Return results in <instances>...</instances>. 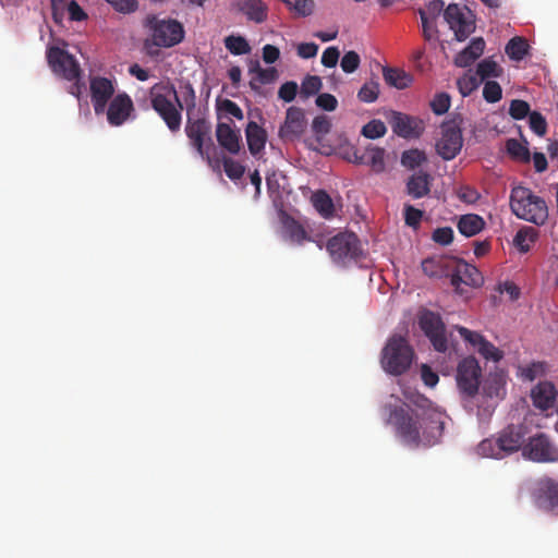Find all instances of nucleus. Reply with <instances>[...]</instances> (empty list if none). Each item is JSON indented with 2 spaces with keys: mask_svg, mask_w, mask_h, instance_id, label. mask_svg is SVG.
Returning <instances> with one entry per match:
<instances>
[{
  "mask_svg": "<svg viewBox=\"0 0 558 558\" xmlns=\"http://www.w3.org/2000/svg\"><path fill=\"white\" fill-rule=\"evenodd\" d=\"M415 408L407 404L389 407L387 423L397 438L410 448H430L441 441L447 415L429 400L420 397Z\"/></svg>",
  "mask_w": 558,
  "mask_h": 558,
  "instance_id": "obj_1",
  "label": "nucleus"
},
{
  "mask_svg": "<svg viewBox=\"0 0 558 558\" xmlns=\"http://www.w3.org/2000/svg\"><path fill=\"white\" fill-rule=\"evenodd\" d=\"M151 108L172 134L181 130L183 104L172 84L157 83L149 90Z\"/></svg>",
  "mask_w": 558,
  "mask_h": 558,
  "instance_id": "obj_2",
  "label": "nucleus"
},
{
  "mask_svg": "<svg viewBox=\"0 0 558 558\" xmlns=\"http://www.w3.org/2000/svg\"><path fill=\"white\" fill-rule=\"evenodd\" d=\"M511 211L519 218L536 226H543L548 219L546 202L524 186H514L510 193Z\"/></svg>",
  "mask_w": 558,
  "mask_h": 558,
  "instance_id": "obj_3",
  "label": "nucleus"
},
{
  "mask_svg": "<svg viewBox=\"0 0 558 558\" xmlns=\"http://www.w3.org/2000/svg\"><path fill=\"white\" fill-rule=\"evenodd\" d=\"M413 359L414 350L408 340L400 335H393L381 351L380 364L386 373L399 376L411 367Z\"/></svg>",
  "mask_w": 558,
  "mask_h": 558,
  "instance_id": "obj_4",
  "label": "nucleus"
},
{
  "mask_svg": "<svg viewBox=\"0 0 558 558\" xmlns=\"http://www.w3.org/2000/svg\"><path fill=\"white\" fill-rule=\"evenodd\" d=\"M463 117L457 113L441 123V135L436 143V151L444 160H452L461 151L463 146Z\"/></svg>",
  "mask_w": 558,
  "mask_h": 558,
  "instance_id": "obj_5",
  "label": "nucleus"
},
{
  "mask_svg": "<svg viewBox=\"0 0 558 558\" xmlns=\"http://www.w3.org/2000/svg\"><path fill=\"white\" fill-rule=\"evenodd\" d=\"M145 26L149 29L151 43L156 47L170 48L184 38L183 25L177 20H160L156 15H148Z\"/></svg>",
  "mask_w": 558,
  "mask_h": 558,
  "instance_id": "obj_6",
  "label": "nucleus"
},
{
  "mask_svg": "<svg viewBox=\"0 0 558 558\" xmlns=\"http://www.w3.org/2000/svg\"><path fill=\"white\" fill-rule=\"evenodd\" d=\"M326 248L332 260L341 266L357 262L363 251L361 241L353 232H340L328 240Z\"/></svg>",
  "mask_w": 558,
  "mask_h": 558,
  "instance_id": "obj_7",
  "label": "nucleus"
},
{
  "mask_svg": "<svg viewBox=\"0 0 558 558\" xmlns=\"http://www.w3.org/2000/svg\"><path fill=\"white\" fill-rule=\"evenodd\" d=\"M184 132L197 154L209 160L208 148L214 146L210 121L204 116L187 114Z\"/></svg>",
  "mask_w": 558,
  "mask_h": 558,
  "instance_id": "obj_8",
  "label": "nucleus"
},
{
  "mask_svg": "<svg viewBox=\"0 0 558 558\" xmlns=\"http://www.w3.org/2000/svg\"><path fill=\"white\" fill-rule=\"evenodd\" d=\"M418 326L437 352L445 353L448 350L446 326L439 314L423 310L418 314Z\"/></svg>",
  "mask_w": 558,
  "mask_h": 558,
  "instance_id": "obj_9",
  "label": "nucleus"
},
{
  "mask_svg": "<svg viewBox=\"0 0 558 558\" xmlns=\"http://www.w3.org/2000/svg\"><path fill=\"white\" fill-rule=\"evenodd\" d=\"M444 17L458 41H464L475 31V19L468 8L450 3L444 11Z\"/></svg>",
  "mask_w": 558,
  "mask_h": 558,
  "instance_id": "obj_10",
  "label": "nucleus"
},
{
  "mask_svg": "<svg viewBox=\"0 0 558 558\" xmlns=\"http://www.w3.org/2000/svg\"><path fill=\"white\" fill-rule=\"evenodd\" d=\"M47 61L52 72L66 81L78 78L82 74L81 66L74 56L59 47L48 48Z\"/></svg>",
  "mask_w": 558,
  "mask_h": 558,
  "instance_id": "obj_11",
  "label": "nucleus"
},
{
  "mask_svg": "<svg viewBox=\"0 0 558 558\" xmlns=\"http://www.w3.org/2000/svg\"><path fill=\"white\" fill-rule=\"evenodd\" d=\"M482 368L474 356L464 357L457 367V385L466 397H474L480 388Z\"/></svg>",
  "mask_w": 558,
  "mask_h": 558,
  "instance_id": "obj_12",
  "label": "nucleus"
},
{
  "mask_svg": "<svg viewBox=\"0 0 558 558\" xmlns=\"http://www.w3.org/2000/svg\"><path fill=\"white\" fill-rule=\"evenodd\" d=\"M522 453L534 462H554L558 459L556 449L544 433L531 437L522 447Z\"/></svg>",
  "mask_w": 558,
  "mask_h": 558,
  "instance_id": "obj_13",
  "label": "nucleus"
},
{
  "mask_svg": "<svg viewBox=\"0 0 558 558\" xmlns=\"http://www.w3.org/2000/svg\"><path fill=\"white\" fill-rule=\"evenodd\" d=\"M89 90L95 113H105L107 105L112 99L116 90L113 82L104 76H90Z\"/></svg>",
  "mask_w": 558,
  "mask_h": 558,
  "instance_id": "obj_14",
  "label": "nucleus"
},
{
  "mask_svg": "<svg viewBox=\"0 0 558 558\" xmlns=\"http://www.w3.org/2000/svg\"><path fill=\"white\" fill-rule=\"evenodd\" d=\"M392 131L400 137H420L424 131L423 122L402 112L391 111L388 119Z\"/></svg>",
  "mask_w": 558,
  "mask_h": 558,
  "instance_id": "obj_15",
  "label": "nucleus"
},
{
  "mask_svg": "<svg viewBox=\"0 0 558 558\" xmlns=\"http://www.w3.org/2000/svg\"><path fill=\"white\" fill-rule=\"evenodd\" d=\"M134 110V105L131 97L125 94H118L106 108L107 120L112 126L122 125L131 116Z\"/></svg>",
  "mask_w": 558,
  "mask_h": 558,
  "instance_id": "obj_16",
  "label": "nucleus"
},
{
  "mask_svg": "<svg viewBox=\"0 0 558 558\" xmlns=\"http://www.w3.org/2000/svg\"><path fill=\"white\" fill-rule=\"evenodd\" d=\"M305 128L303 109L292 106L287 109L284 122L279 129V136L283 141H293L303 134Z\"/></svg>",
  "mask_w": 558,
  "mask_h": 558,
  "instance_id": "obj_17",
  "label": "nucleus"
},
{
  "mask_svg": "<svg viewBox=\"0 0 558 558\" xmlns=\"http://www.w3.org/2000/svg\"><path fill=\"white\" fill-rule=\"evenodd\" d=\"M534 496L539 507L554 510L558 506V482L548 476L539 478Z\"/></svg>",
  "mask_w": 558,
  "mask_h": 558,
  "instance_id": "obj_18",
  "label": "nucleus"
},
{
  "mask_svg": "<svg viewBox=\"0 0 558 558\" xmlns=\"http://www.w3.org/2000/svg\"><path fill=\"white\" fill-rule=\"evenodd\" d=\"M232 124V121L230 123L219 122L216 126V137L223 149L235 155L241 149V133Z\"/></svg>",
  "mask_w": 558,
  "mask_h": 558,
  "instance_id": "obj_19",
  "label": "nucleus"
},
{
  "mask_svg": "<svg viewBox=\"0 0 558 558\" xmlns=\"http://www.w3.org/2000/svg\"><path fill=\"white\" fill-rule=\"evenodd\" d=\"M523 432L521 426L509 425L502 429L497 437L502 458L518 451L523 444Z\"/></svg>",
  "mask_w": 558,
  "mask_h": 558,
  "instance_id": "obj_20",
  "label": "nucleus"
},
{
  "mask_svg": "<svg viewBox=\"0 0 558 558\" xmlns=\"http://www.w3.org/2000/svg\"><path fill=\"white\" fill-rule=\"evenodd\" d=\"M235 8L256 24H262L268 19V5L264 0H238Z\"/></svg>",
  "mask_w": 558,
  "mask_h": 558,
  "instance_id": "obj_21",
  "label": "nucleus"
},
{
  "mask_svg": "<svg viewBox=\"0 0 558 558\" xmlns=\"http://www.w3.org/2000/svg\"><path fill=\"white\" fill-rule=\"evenodd\" d=\"M432 181V175L426 171L414 172L407 181V194L414 199L427 196L430 192Z\"/></svg>",
  "mask_w": 558,
  "mask_h": 558,
  "instance_id": "obj_22",
  "label": "nucleus"
},
{
  "mask_svg": "<svg viewBox=\"0 0 558 558\" xmlns=\"http://www.w3.org/2000/svg\"><path fill=\"white\" fill-rule=\"evenodd\" d=\"M557 391L550 381H541L532 389V400L535 408L546 411L554 405Z\"/></svg>",
  "mask_w": 558,
  "mask_h": 558,
  "instance_id": "obj_23",
  "label": "nucleus"
},
{
  "mask_svg": "<svg viewBox=\"0 0 558 558\" xmlns=\"http://www.w3.org/2000/svg\"><path fill=\"white\" fill-rule=\"evenodd\" d=\"M454 265V259L446 256H435L422 262V269L425 275L434 278L448 277Z\"/></svg>",
  "mask_w": 558,
  "mask_h": 558,
  "instance_id": "obj_24",
  "label": "nucleus"
},
{
  "mask_svg": "<svg viewBox=\"0 0 558 558\" xmlns=\"http://www.w3.org/2000/svg\"><path fill=\"white\" fill-rule=\"evenodd\" d=\"M485 46V40L482 37L473 38L469 46L456 56L454 64L459 68L470 66L483 54Z\"/></svg>",
  "mask_w": 558,
  "mask_h": 558,
  "instance_id": "obj_25",
  "label": "nucleus"
},
{
  "mask_svg": "<svg viewBox=\"0 0 558 558\" xmlns=\"http://www.w3.org/2000/svg\"><path fill=\"white\" fill-rule=\"evenodd\" d=\"M246 141L252 155L259 154L266 144V132L256 122L250 121L246 125Z\"/></svg>",
  "mask_w": 558,
  "mask_h": 558,
  "instance_id": "obj_26",
  "label": "nucleus"
},
{
  "mask_svg": "<svg viewBox=\"0 0 558 558\" xmlns=\"http://www.w3.org/2000/svg\"><path fill=\"white\" fill-rule=\"evenodd\" d=\"M457 227L461 234L471 238L484 229L485 221L476 214H466L459 218Z\"/></svg>",
  "mask_w": 558,
  "mask_h": 558,
  "instance_id": "obj_27",
  "label": "nucleus"
},
{
  "mask_svg": "<svg viewBox=\"0 0 558 558\" xmlns=\"http://www.w3.org/2000/svg\"><path fill=\"white\" fill-rule=\"evenodd\" d=\"M383 76L387 85L397 89H404L412 83V76L397 68H383Z\"/></svg>",
  "mask_w": 558,
  "mask_h": 558,
  "instance_id": "obj_28",
  "label": "nucleus"
},
{
  "mask_svg": "<svg viewBox=\"0 0 558 558\" xmlns=\"http://www.w3.org/2000/svg\"><path fill=\"white\" fill-rule=\"evenodd\" d=\"M315 209L326 219L333 216L335 206L331 197L325 191H317L312 196Z\"/></svg>",
  "mask_w": 558,
  "mask_h": 558,
  "instance_id": "obj_29",
  "label": "nucleus"
},
{
  "mask_svg": "<svg viewBox=\"0 0 558 558\" xmlns=\"http://www.w3.org/2000/svg\"><path fill=\"white\" fill-rule=\"evenodd\" d=\"M251 72H256V77L250 81L253 90H258L259 85L271 84L278 78V71L275 68L262 69L257 64Z\"/></svg>",
  "mask_w": 558,
  "mask_h": 558,
  "instance_id": "obj_30",
  "label": "nucleus"
},
{
  "mask_svg": "<svg viewBox=\"0 0 558 558\" xmlns=\"http://www.w3.org/2000/svg\"><path fill=\"white\" fill-rule=\"evenodd\" d=\"M366 165H368L375 173L384 172L386 169L385 149L376 146L367 147Z\"/></svg>",
  "mask_w": 558,
  "mask_h": 558,
  "instance_id": "obj_31",
  "label": "nucleus"
},
{
  "mask_svg": "<svg viewBox=\"0 0 558 558\" xmlns=\"http://www.w3.org/2000/svg\"><path fill=\"white\" fill-rule=\"evenodd\" d=\"M507 56L514 61H521L529 51L527 41L522 37H513L506 45Z\"/></svg>",
  "mask_w": 558,
  "mask_h": 558,
  "instance_id": "obj_32",
  "label": "nucleus"
},
{
  "mask_svg": "<svg viewBox=\"0 0 558 558\" xmlns=\"http://www.w3.org/2000/svg\"><path fill=\"white\" fill-rule=\"evenodd\" d=\"M505 384L506 381L502 375H490L484 385V392L489 398H504Z\"/></svg>",
  "mask_w": 558,
  "mask_h": 558,
  "instance_id": "obj_33",
  "label": "nucleus"
},
{
  "mask_svg": "<svg viewBox=\"0 0 558 558\" xmlns=\"http://www.w3.org/2000/svg\"><path fill=\"white\" fill-rule=\"evenodd\" d=\"M476 74L484 81L489 77L501 76L502 69L492 58H486L477 64Z\"/></svg>",
  "mask_w": 558,
  "mask_h": 558,
  "instance_id": "obj_34",
  "label": "nucleus"
},
{
  "mask_svg": "<svg viewBox=\"0 0 558 558\" xmlns=\"http://www.w3.org/2000/svg\"><path fill=\"white\" fill-rule=\"evenodd\" d=\"M506 148L508 154L514 160L521 162H529L531 159V154L526 145H523L518 140L510 138L506 142Z\"/></svg>",
  "mask_w": 558,
  "mask_h": 558,
  "instance_id": "obj_35",
  "label": "nucleus"
},
{
  "mask_svg": "<svg viewBox=\"0 0 558 558\" xmlns=\"http://www.w3.org/2000/svg\"><path fill=\"white\" fill-rule=\"evenodd\" d=\"M460 274H462L463 283L470 287H480L483 283V277L478 269L466 263H458Z\"/></svg>",
  "mask_w": 558,
  "mask_h": 558,
  "instance_id": "obj_36",
  "label": "nucleus"
},
{
  "mask_svg": "<svg viewBox=\"0 0 558 558\" xmlns=\"http://www.w3.org/2000/svg\"><path fill=\"white\" fill-rule=\"evenodd\" d=\"M477 453L485 458L502 459L500 445L497 438H486L477 446Z\"/></svg>",
  "mask_w": 558,
  "mask_h": 558,
  "instance_id": "obj_37",
  "label": "nucleus"
},
{
  "mask_svg": "<svg viewBox=\"0 0 558 558\" xmlns=\"http://www.w3.org/2000/svg\"><path fill=\"white\" fill-rule=\"evenodd\" d=\"M283 2L289 11L296 16H308L313 13L314 1L313 0H280Z\"/></svg>",
  "mask_w": 558,
  "mask_h": 558,
  "instance_id": "obj_38",
  "label": "nucleus"
},
{
  "mask_svg": "<svg viewBox=\"0 0 558 558\" xmlns=\"http://www.w3.org/2000/svg\"><path fill=\"white\" fill-rule=\"evenodd\" d=\"M418 14L422 22V33L423 37L426 41H437L438 40V28L436 26L435 20H432L427 16V13L424 9L418 10Z\"/></svg>",
  "mask_w": 558,
  "mask_h": 558,
  "instance_id": "obj_39",
  "label": "nucleus"
},
{
  "mask_svg": "<svg viewBox=\"0 0 558 558\" xmlns=\"http://www.w3.org/2000/svg\"><path fill=\"white\" fill-rule=\"evenodd\" d=\"M284 230L288 238L298 244H302L304 241L310 240L303 226L294 219H290L284 222Z\"/></svg>",
  "mask_w": 558,
  "mask_h": 558,
  "instance_id": "obj_40",
  "label": "nucleus"
},
{
  "mask_svg": "<svg viewBox=\"0 0 558 558\" xmlns=\"http://www.w3.org/2000/svg\"><path fill=\"white\" fill-rule=\"evenodd\" d=\"M226 48L235 56L246 54L251 51L247 40L242 36L230 35L225 38Z\"/></svg>",
  "mask_w": 558,
  "mask_h": 558,
  "instance_id": "obj_41",
  "label": "nucleus"
},
{
  "mask_svg": "<svg viewBox=\"0 0 558 558\" xmlns=\"http://www.w3.org/2000/svg\"><path fill=\"white\" fill-rule=\"evenodd\" d=\"M536 230L531 227L519 230L514 236V243L519 247L520 252L526 253L530 251V243H533L536 239Z\"/></svg>",
  "mask_w": 558,
  "mask_h": 558,
  "instance_id": "obj_42",
  "label": "nucleus"
},
{
  "mask_svg": "<svg viewBox=\"0 0 558 558\" xmlns=\"http://www.w3.org/2000/svg\"><path fill=\"white\" fill-rule=\"evenodd\" d=\"M426 155L420 149H409L402 153L401 163L403 167L414 170L426 161Z\"/></svg>",
  "mask_w": 558,
  "mask_h": 558,
  "instance_id": "obj_43",
  "label": "nucleus"
},
{
  "mask_svg": "<svg viewBox=\"0 0 558 558\" xmlns=\"http://www.w3.org/2000/svg\"><path fill=\"white\" fill-rule=\"evenodd\" d=\"M387 132V128L381 120H371L366 123L361 131V134L369 140L383 137Z\"/></svg>",
  "mask_w": 558,
  "mask_h": 558,
  "instance_id": "obj_44",
  "label": "nucleus"
},
{
  "mask_svg": "<svg viewBox=\"0 0 558 558\" xmlns=\"http://www.w3.org/2000/svg\"><path fill=\"white\" fill-rule=\"evenodd\" d=\"M180 100L183 104V109L186 110V116L193 114V111L196 108V93L191 83H186L181 86Z\"/></svg>",
  "mask_w": 558,
  "mask_h": 558,
  "instance_id": "obj_45",
  "label": "nucleus"
},
{
  "mask_svg": "<svg viewBox=\"0 0 558 558\" xmlns=\"http://www.w3.org/2000/svg\"><path fill=\"white\" fill-rule=\"evenodd\" d=\"M477 352L485 359L494 362H499L504 357V352L495 347L487 339H484L477 348Z\"/></svg>",
  "mask_w": 558,
  "mask_h": 558,
  "instance_id": "obj_46",
  "label": "nucleus"
},
{
  "mask_svg": "<svg viewBox=\"0 0 558 558\" xmlns=\"http://www.w3.org/2000/svg\"><path fill=\"white\" fill-rule=\"evenodd\" d=\"M322 88V80L316 75H307L301 84V95L304 98L316 95Z\"/></svg>",
  "mask_w": 558,
  "mask_h": 558,
  "instance_id": "obj_47",
  "label": "nucleus"
},
{
  "mask_svg": "<svg viewBox=\"0 0 558 558\" xmlns=\"http://www.w3.org/2000/svg\"><path fill=\"white\" fill-rule=\"evenodd\" d=\"M379 95V84L371 81L365 83L357 93V98L363 102H374Z\"/></svg>",
  "mask_w": 558,
  "mask_h": 558,
  "instance_id": "obj_48",
  "label": "nucleus"
},
{
  "mask_svg": "<svg viewBox=\"0 0 558 558\" xmlns=\"http://www.w3.org/2000/svg\"><path fill=\"white\" fill-rule=\"evenodd\" d=\"M483 97L489 104L499 101L502 97V89L498 82L486 81L483 88Z\"/></svg>",
  "mask_w": 558,
  "mask_h": 558,
  "instance_id": "obj_49",
  "label": "nucleus"
},
{
  "mask_svg": "<svg viewBox=\"0 0 558 558\" xmlns=\"http://www.w3.org/2000/svg\"><path fill=\"white\" fill-rule=\"evenodd\" d=\"M312 130L316 135L317 142H320L331 130V122L326 116H317L312 122Z\"/></svg>",
  "mask_w": 558,
  "mask_h": 558,
  "instance_id": "obj_50",
  "label": "nucleus"
},
{
  "mask_svg": "<svg viewBox=\"0 0 558 558\" xmlns=\"http://www.w3.org/2000/svg\"><path fill=\"white\" fill-rule=\"evenodd\" d=\"M530 105L525 100L513 99L510 102L509 114L514 120H522L531 113Z\"/></svg>",
  "mask_w": 558,
  "mask_h": 558,
  "instance_id": "obj_51",
  "label": "nucleus"
},
{
  "mask_svg": "<svg viewBox=\"0 0 558 558\" xmlns=\"http://www.w3.org/2000/svg\"><path fill=\"white\" fill-rule=\"evenodd\" d=\"M478 85L480 83L474 75H463L457 81L458 89L463 97L470 96Z\"/></svg>",
  "mask_w": 558,
  "mask_h": 558,
  "instance_id": "obj_52",
  "label": "nucleus"
},
{
  "mask_svg": "<svg viewBox=\"0 0 558 558\" xmlns=\"http://www.w3.org/2000/svg\"><path fill=\"white\" fill-rule=\"evenodd\" d=\"M529 124L531 130L538 136H544L547 131V122L542 113L532 111L529 116Z\"/></svg>",
  "mask_w": 558,
  "mask_h": 558,
  "instance_id": "obj_53",
  "label": "nucleus"
},
{
  "mask_svg": "<svg viewBox=\"0 0 558 558\" xmlns=\"http://www.w3.org/2000/svg\"><path fill=\"white\" fill-rule=\"evenodd\" d=\"M360 63H361L360 56L355 51L351 50L343 54V57L340 61V66L343 72L353 73L354 71L357 70V68L360 66Z\"/></svg>",
  "mask_w": 558,
  "mask_h": 558,
  "instance_id": "obj_54",
  "label": "nucleus"
},
{
  "mask_svg": "<svg viewBox=\"0 0 558 558\" xmlns=\"http://www.w3.org/2000/svg\"><path fill=\"white\" fill-rule=\"evenodd\" d=\"M546 364L544 362H533L532 364L521 367V376L530 381H533L536 377L545 373Z\"/></svg>",
  "mask_w": 558,
  "mask_h": 558,
  "instance_id": "obj_55",
  "label": "nucleus"
},
{
  "mask_svg": "<svg viewBox=\"0 0 558 558\" xmlns=\"http://www.w3.org/2000/svg\"><path fill=\"white\" fill-rule=\"evenodd\" d=\"M430 108L437 116L446 113L450 108V96L446 93L437 94L430 102Z\"/></svg>",
  "mask_w": 558,
  "mask_h": 558,
  "instance_id": "obj_56",
  "label": "nucleus"
},
{
  "mask_svg": "<svg viewBox=\"0 0 558 558\" xmlns=\"http://www.w3.org/2000/svg\"><path fill=\"white\" fill-rule=\"evenodd\" d=\"M454 329L459 332L461 338L470 343L473 348L477 350L478 345L482 343V341L485 339L481 333L476 331H472L463 326H454Z\"/></svg>",
  "mask_w": 558,
  "mask_h": 558,
  "instance_id": "obj_57",
  "label": "nucleus"
},
{
  "mask_svg": "<svg viewBox=\"0 0 558 558\" xmlns=\"http://www.w3.org/2000/svg\"><path fill=\"white\" fill-rule=\"evenodd\" d=\"M223 169L227 177L231 180L241 179L245 171L244 167L240 162L234 161L231 158H226L223 160Z\"/></svg>",
  "mask_w": 558,
  "mask_h": 558,
  "instance_id": "obj_58",
  "label": "nucleus"
},
{
  "mask_svg": "<svg viewBox=\"0 0 558 558\" xmlns=\"http://www.w3.org/2000/svg\"><path fill=\"white\" fill-rule=\"evenodd\" d=\"M110 4L117 12L128 14L133 13L138 8L137 0H105Z\"/></svg>",
  "mask_w": 558,
  "mask_h": 558,
  "instance_id": "obj_59",
  "label": "nucleus"
},
{
  "mask_svg": "<svg viewBox=\"0 0 558 558\" xmlns=\"http://www.w3.org/2000/svg\"><path fill=\"white\" fill-rule=\"evenodd\" d=\"M423 217V211L412 205L404 206V221L409 227L417 228Z\"/></svg>",
  "mask_w": 558,
  "mask_h": 558,
  "instance_id": "obj_60",
  "label": "nucleus"
},
{
  "mask_svg": "<svg viewBox=\"0 0 558 558\" xmlns=\"http://www.w3.org/2000/svg\"><path fill=\"white\" fill-rule=\"evenodd\" d=\"M218 110L225 111L226 113L234 117L238 120H243L244 114L242 109L232 100L223 99L217 105Z\"/></svg>",
  "mask_w": 558,
  "mask_h": 558,
  "instance_id": "obj_61",
  "label": "nucleus"
},
{
  "mask_svg": "<svg viewBox=\"0 0 558 558\" xmlns=\"http://www.w3.org/2000/svg\"><path fill=\"white\" fill-rule=\"evenodd\" d=\"M298 84L293 81H289L283 83L279 90H278V97L282 99L286 102H291L294 100L296 93H298Z\"/></svg>",
  "mask_w": 558,
  "mask_h": 558,
  "instance_id": "obj_62",
  "label": "nucleus"
},
{
  "mask_svg": "<svg viewBox=\"0 0 558 558\" xmlns=\"http://www.w3.org/2000/svg\"><path fill=\"white\" fill-rule=\"evenodd\" d=\"M432 239L440 245H449L453 241V230L450 227L437 228Z\"/></svg>",
  "mask_w": 558,
  "mask_h": 558,
  "instance_id": "obj_63",
  "label": "nucleus"
},
{
  "mask_svg": "<svg viewBox=\"0 0 558 558\" xmlns=\"http://www.w3.org/2000/svg\"><path fill=\"white\" fill-rule=\"evenodd\" d=\"M316 105L326 111H333L338 106L337 98L328 93L319 94L316 98Z\"/></svg>",
  "mask_w": 558,
  "mask_h": 558,
  "instance_id": "obj_64",
  "label": "nucleus"
}]
</instances>
